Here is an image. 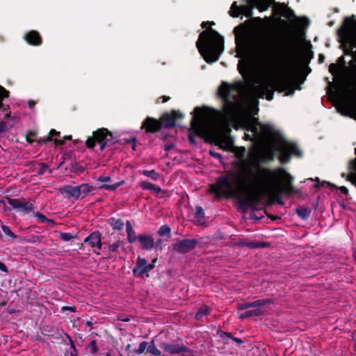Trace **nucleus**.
I'll list each match as a JSON object with an SVG mask.
<instances>
[{"instance_id": "obj_1", "label": "nucleus", "mask_w": 356, "mask_h": 356, "mask_svg": "<svg viewBox=\"0 0 356 356\" xmlns=\"http://www.w3.org/2000/svg\"><path fill=\"white\" fill-rule=\"evenodd\" d=\"M246 152L245 147H240L236 153L240 161L233 163V166L239 168L240 171L229 170L225 175L218 177L216 182L209 186V193L213 194L216 199L236 198L242 207H256L262 203L270 193L267 188H261L254 191H249L248 185L256 181L252 169L244 160Z\"/></svg>"}, {"instance_id": "obj_2", "label": "nucleus", "mask_w": 356, "mask_h": 356, "mask_svg": "<svg viewBox=\"0 0 356 356\" xmlns=\"http://www.w3.org/2000/svg\"><path fill=\"white\" fill-rule=\"evenodd\" d=\"M289 8L286 10L285 17L288 21L280 19L283 27H277L271 33L269 40L260 52L259 56L266 63L270 65L284 64V74H275L268 76L254 88L259 98L271 101L275 91L284 92L289 95Z\"/></svg>"}, {"instance_id": "obj_3", "label": "nucleus", "mask_w": 356, "mask_h": 356, "mask_svg": "<svg viewBox=\"0 0 356 356\" xmlns=\"http://www.w3.org/2000/svg\"><path fill=\"white\" fill-rule=\"evenodd\" d=\"M310 23L307 17L298 16L291 8V97L296 90H302L312 71L309 64L314 53L306 35Z\"/></svg>"}, {"instance_id": "obj_4", "label": "nucleus", "mask_w": 356, "mask_h": 356, "mask_svg": "<svg viewBox=\"0 0 356 356\" xmlns=\"http://www.w3.org/2000/svg\"><path fill=\"white\" fill-rule=\"evenodd\" d=\"M196 47L207 63H213L224 51V38L217 31L209 28L200 33Z\"/></svg>"}, {"instance_id": "obj_5", "label": "nucleus", "mask_w": 356, "mask_h": 356, "mask_svg": "<svg viewBox=\"0 0 356 356\" xmlns=\"http://www.w3.org/2000/svg\"><path fill=\"white\" fill-rule=\"evenodd\" d=\"M274 157L275 154L273 149H264L258 153L257 160L254 164L258 167L257 174L259 180L264 183L276 182L282 184L284 182V192L286 195H289V173L282 168L273 170L259 165L260 162L266 163L273 161Z\"/></svg>"}, {"instance_id": "obj_6", "label": "nucleus", "mask_w": 356, "mask_h": 356, "mask_svg": "<svg viewBox=\"0 0 356 356\" xmlns=\"http://www.w3.org/2000/svg\"><path fill=\"white\" fill-rule=\"evenodd\" d=\"M337 35L341 42L345 55L351 56L353 60L350 65L356 64V17L352 15L344 18L342 25L337 30Z\"/></svg>"}, {"instance_id": "obj_7", "label": "nucleus", "mask_w": 356, "mask_h": 356, "mask_svg": "<svg viewBox=\"0 0 356 356\" xmlns=\"http://www.w3.org/2000/svg\"><path fill=\"white\" fill-rule=\"evenodd\" d=\"M218 94L223 102V112L227 117L234 116L238 111L239 86L237 83L222 82Z\"/></svg>"}, {"instance_id": "obj_8", "label": "nucleus", "mask_w": 356, "mask_h": 356, "mask_svg": "<svg viewBox=\"0 0 356 356\" xmlns=\"http://www.w3.org/2000/svg\"><path fill=\"white\" fill-rule=\"evenodd\" d=\"M260 131L266 137H268L271 142L272 147L281 154L280 161L285 163L289 161V141L286 140L280 132L275 130L270 124H260Z\"/></svg>"}, {"instance_id": "obj_9", "label": "nucleus", "mask_w": 356, "mask_h": 356, "mask_svg": "<svg viewBox=\"0 0 356 356\" xmlns=\"http://www.w3.org/2000/svg\"><path fill=\"white\" fill-rule=\"evenodd\" d=\"M10 204L13 210L22 216L29 218H35L41 222H54V220L47 218L44 214L39 212L33 205V201H26L25 199H17L6 197L3 202Z\"/></svg>"}, {"instance_id": "obj_10", "label": "nucleus", "mask_w": 356, "mask_h": 356, "mask_svg": "<svg viewBox=\"0 0 356 356\" xmlns=\"http://www.w3.org/2000/svg\"><path fill=\"white\" fill-rule=\"evenodd\" d=\"M193 118L191 122V130L188 138L189 143L196 145L195 135L202 136L205 129V123L209 117V111L207 107H195L194 108Z\"/></svg>"}, {"instance_id": "obj_11", "label": "nucleus", "mask_w": 356, "mask_h": 356, "mask_svg": "<svg viewBox=\"0 0 356 356\" xmlns=\"http://www.w3.org/2000/svg\"><path fill=\"white\" fill-rule=\"evenodd\" d=\"M118 142L111 131L102 127L92 132V136L87 138L86 145L88 149H93L97 144H99V149L102 152L106 147L116 144Z\"/></svg>"}, {"instance_id": "obj_12", "label": "nucleus", "mask_w": 356, "mask_h": 356, "mask_svg": "<svg viewBox=\"0 0 356 356\" xmlns=\"http://www.w3.org/2000/svg\"><path fill=\"white\" fill-rule=\"evenodd\" d=\"M184 115L179 110H172L164 113L159 119L162 128H172L176 125V120L184 118Z\"/></svg>"}, {"instance_id": "obj_13", "label": "nucleus", "mask_w": 356, "mask_h": 356, "mask_svg": "<svg viewBox=\"0 0 356 356\" xmlns=\"http://www.w3.org/2000/svg\"><path fill=\"white\" fill-rule=\"evenodd\" d=\"M199 243L196 238L179 240L173 244V250L178 253L186 254L194 250Z\"/></svg>"}, {"instance_id": "obj_14", "label": "nucleus", "mask_w": 356, "mask_h": 356, "mask_svg": "<svg viewBox=\"0 0 356 356\" xmlns=\"http://www.w3.org/2000/svg\"><path fill=\"white\" fill-rule=\"evenodd\" d=\"M231 129L226 125H220L213 130V135L216 140L221 144L228 147L232 145L233 142L229 136Z\"/></svg>"}, {"instance_id": "obj_15", "label": "nucleus", "mask_w": 356, "mask_h": 356, "mask_svg": "<svg viewBox=\"0 0 356 356\" xmlns=\"http://www.w3.org/2000/svg\"><path fill=\"white\" fill-rule=\"evenodd\" d=\"M156 261V259L152 261V264H148L145 259L138 257L137 258L136 267L133 270L134 275L136 277H140L143 274L149 272L154 268Z\"/></svg>"}, {"instance_id": "obj_16", "label": "nucleus", "mask_w": 356, "mask_h": 356, "mask_svg": "<svg viewBox=\"0 0 356 356\" xmlns=\"http://www.w3.org/2000/svg\"><path fill=\"white\" fill-rule=\"evenodd\" d=\"M141 129H145L147 133H156L162 129L159 120L147 117L142 123Z\"/></svg>"}, {"instance_id": "obj_17", "label": "nucleus", "mask_w": 356, "mask_h": 356, "mask_svg": "<svg viewBox=\"0 0 356 356\" xmlns=\"http://www.w3.org/2000/svg\"><path fill=\"white\" fill-rule=\"evenodd\" d=\"M307 180H310L312 181H316V184H315L314 186L316 191H318L321 188H325V187L328 186V187L331 188L332 189L337 188L345 195H347L348 194V189L346 186H343L337 187L334 184L330 183L328 181H321L320 179L318 177H316L315 179L309 178Z\"/></svg>"}, {"instance_id": "obj_18", "label": "nucleus", "mask_w": 356, "mask_h": 356, "mask_svg": "<svg viewBox=\"0 0 356 356\" xmlns=\"http://www.w3.org/2000/svg\"><path fill=\"white\" fill-rule=\"evenodd\" d=\"M26 42L33 46H39L42 43V39L37 31H30L24 35Z\"/></svg>"}, {"instance_id": "obj_19", "label": "nucleus", "mask_w": 356, "mask_h": 356, "mask_svg": "<svg viewBox=\"0 0 356 356\" xmlns=\"http://www.w3.org/2000/svg\"><path fill=\"white\" fill-rule=\"evenodd\" d=\"M265 305H261L259 306H252L248 311H246L239 315V318L243 320L247 318L257 316L261 315L265 312Z\"/></svg>"}, {"instance_id": "obj_20", "label": "nucleus", "mask_w": 356, "mask_h": 356, "mask_svg": "<svg viewBox=\"0 0 356 356\" xmlns=\"http://www.w3.org/2000/svg\"><path fill=\"white\" fill-rule=\"evenodd\" d=\"M161 347L164 350V351L170 354H177L180 353H184L187 350V348L185 346L179 345L177 343H163L161 345Z\"/></svg>"}, {"instance_id": "obj_21", "label": "nucleus", "mask_w": 356, "mask_h": 356, "mask_svg": "<svg viewBox=\"0 0 356 356\" xmlns=\"http://www.w3.org/2000/svg\"><path fill=\"white\" fill-rule=\"evenodd\" d=\"M138 240L140 243V247L143 249L149 250L154 248L155 242L150 236L147 235H139Z\"/></svg>"}, {"instance_id": "obj_22", "label": "nucleus", "mask_w": 356, "mask_h": 356, "mask_svg": "<svg viewBox=\"0 0 356 356\" xmlns=\"http://www.w3.org/2000/svg\"><path fill=\"white\" fill-rule=\"evenodd\" d=\"M84 242H88L92 247H97L98 249H101V236L97 232H92L84 240Z\"/></svg>"}, {"instance_id": "obj_23", "label": "nucleus", "mask_w": 356, "mask_h": 356, "mask_svg": "<svg viewBox=\"0 0 356 356\" xmlns=\"http://www.w3.org/2000/svg\"><path fill=\"white\" fill-rule=\"evenodd\" d=\"M60 193L67 198L76 199L75 188L72 185H65L59 189Z\"/></svg>"}, {"instance_id": "obj_24", "label": "nucleus", "mask_w": 356, "mask_h": 356, "mask_svg": "<svg viewBox=\"0 0 356 356\" xmlns=\"http://www.w3.org/2000/svg\"><path fill=\"white\" fill-rule=\"evenodd\" d=\"M304 156L303 151L299 145L294 141H291V158L296 157L302 159Z\"/></svg>"}, {"instance_id": "obj_25", "label": "nucleus", "mask_w": 356, "mask_h": 356, "mask_svg": "<svg viewBox=\"0 0 356 356\" xmlns=\"http://www.w3.org/2000/svg\"><path fill=\"white\" fill-rule=\"evenodd\" d=\"M268 303L267 300H257L252 302L242 303L238 305V309L244 310L252 308V306H259L261 305H266Z\"/></svg>"}, {"instance_id": "obj_26", "label": "nucleus", "mask_w": 356, "mask_h": 356, "mask_svg": "<svg viewBox=\"0 0 356 356\" xmlns=\"http://www.w3.org/2000/svg\"><path fill=\"white\" fill-rule=\"evenodd\" d=\"M140 186L143 190H149V191H154L157 193L161 192V188L159 186H156V185L147 181H142L140 182Z\"/></svg>"}, {"instance_id": "obj_27", "label": "nucleus", "mask_w": 356, "mask_h": 356, "mask_svg": "<svg viewBox=\"0 0 356 356\" xmlns=\"http://www.w3.org/2000/svg\"><path fill=\"white\" fill-rule=\"evenodd\" d=\"M81 195L83 198L89 194H94V191L97 189V187L89 185L88 184H81Z\"/></svg>"}, {"instance_id": "obj_28", "label": "nucleus", "mask_w": 356, "mask_h": 356, "mask_svg": "<svg viewBox=\"0 0 356 356\" xmlns=\"http://www.w3.org/2000/svg\"><path fill=\"white\" fill-rule=\"evenodd\" d=\"M139 173L145 177H149L151 179L154 181H156L160 178V174L157 172L155 170H140Z\"/></svg>"}, {"instance_id": "obj_29", "label": "nucleus", "mask_w": 356, "mask_h": 356, "mask_svg": "<svg viewBox=\"0 0 356 356\" xmlns=\"http://www.w3.org/2000/svg\"><path fill=\"white\" fill-rule=\"evenodd\" d=\"M245 244V246L251 248V249H256V248H264L269 246V243L267 242H259L255 241H252L250 242H247Z\"/></svg>"}, {"instance_id": "obj_30", "label": "nucleus", "mask_w": 356, "mask_h": 356, "mask_svg": "<svg viewBox=\"0 0 356 356\" xmlns=\"http://www.w3.org/2000/svg\"><path fill=\"white\" fill-rule=\"evenodd\" d=\"M296 213L301 218L302 220H306L310 215V209L305 207H300L296 209Z\"/></svg>"}, {"instance_id": "obj_31", "label": "nucleus", "mask_w": 356, "mask_h": 356, "mask_svg": "<svg viewBox=\"0 0 356 356\" xmlns=\"http://www.w3.org/2000/svg\"><path fill=\"white\" fill-rule=\"evenodd\" d=\"M124 183V181H121L116 182L113 184H102L98 187V188L113 191L116 190L118 188H119L120 186L123 185Z\"/></svg>"}, {"instance_id": "obj_32", "label": "nucleus", "mask_w": 356, "mask_h": 356, "mask_svg": "<svg viewBox=\"0 0 356 356\" xmlns=\"http://www.w3.org/2000/svg\"><path fill=\"white\" fill-rule=\"evenodd\" d=\"M70 170L76 175H80L85 171V168L77 162L72 163Z\"/></svg>"}, {"instance_id": "obj_33", "label": "nucleus", "mask_w": 356, "mask_h": 356, "mask_svg": "<svg viewBox=\"0 0 356 356\" xmlns=\"http://www.w3.org/2000/svg\"><path fill=\"white\" fill-rule=\"evenodd\" d=\"M229 13L230 16L233 17H238L241 14V6H238L236 1L233 2Z\"/></svg>"}, {"instance_id": "obj_34", "label": "nucleus", "mask_w": 356, "mask_h": 356, "mask_svg": "<svg viewBox=\"0 0 356 356\" xmlns=\"http://www.w3.org/2000/svg\"><path fill=\"white\" fill-rule=\"evenodd\" d=\"M209 314V308L207 306H202L195 314V318L200 320L204 316Z\"/></svg>"}, {"instance_id": "obj_35", "label": "nucleus", "mask_w": 356, "mask_h": 356, "mask_svg": "<svg viewBox=\"0 0 356 356\" xmlns=\"http://www.w3.org/2000/svg\"><path fill=\"white\" fill-rule=\"evenodd\" d=\"M38 165H39V170L37 172V175L42 176L47 170H49V173H51L52 171H51V169H49V166L47 163H39Z\"/></svg>"}, {"instance_id": "obj_36", "label": "nucleus", "mask_w": 356, "mask_h": 356, "mask_svg": "<svg viewBox=\"0 0 356 356\" xmlns=\"http://www.w3.org/2000/svg\"><path fill=\"white\" fill-rule=\"evenodd\" d=\"M126 230L127 232L129 241L130 243H134L138 238V237L135 236L134 232L132 229L131 224H127Z\"/></svg>"}, {"instance_id": "obj_37", "label": "nucleus", "mask_w": 356, "mask_h": 356, "mask_svg": "<svg viewBox=\"0 0 356 356\" xmlns=\"http://www.w3.org/2000/svg\"><path fill=\"white\" fill-rule=\"evenodd\" d=\"M9 91L0 86V109L3 106V99L9 97Z\"/></svg>"}, {"instance_id": "obj_38", "label": "nucleus", "mask_w": 356, "mask_h": 356, "mask_svg": "<svg viewBox=\"0 0 356 356\" xmlns=\"http://www.w3.org/2000/svg\"><path fill=\"white\" fill-rule=\"evenodd\" d=\"M86 348L88 353L93 355L95 354L98 350V348L95 340L91 341L87 346Z\"/></svg>"}, {"instance_id": "obj_39", "label": "nucleus", "mask_w": 356, "mask_h": 356, "mask_svg": "<svg viewBox=\"0 0 356 356\" xmlns=\"http://www.w3.org/2000/svg\"><path fill=\"white\" fill-rule=\"evenodd\" d=\"M147 352L156 356L161 355V351L154 346V341L148 346Z\"/></svg>"}, {"instance_id": "obj_40", "label": "nucleus", "mask_w": 356, "mask_h": 356, "mask_svg": "<svg viewBox=\"0 0 356 356\" xmlns=\"http://www.w3.org/2000/svg\"><path fill=\"white\" fill-rule=\"evenodd\" d=\"M238 70L242 75H245L249 71V66L248 63H245L242 64L240 61L238 64Z\"/></svg>"}, {"instance_id": "obj_41", "label": "nucleus", "mask_w": 356, "mask_h": 356, "mask_svg": "<svg viewBox=\"0 0 356 356\" xmlns=\"http://www.w3.org/2000/svg\"><path fill=\"white\" fill-rule=\"evenodd\" d=\"M148 346L147 341H143L140 343L138 349L134 350V353L138 355L142 354L145 350H147Z\"/></svg>"}, {"instance_id": "obj_42", "label": "nucleus", "mask_w": 356, "mask_h": 356, "mask_svg": "<svg viewBox=\"0 0 356 356\" xmlns=\"http://www.w3.org/2000/svg\"><path fill=\"white\" fill-rule=\"evenodd\" d=\"M159 235L161 236H170V228L166 225H162L159 230Z\"/></svg>"}, {"instance_id": "obj_43", "label": "nucleus", "mask_w": 356, "mask_h": 356, "mask_svg": "<svg viewBox=\"0 0 356 356\" xmlns=\"http://www.w3.org/2000/svg\"><path fill=\"white\" fill-rule=\"evenodd\" d=\"M340 70V67L339 64L337 63H331L329 66V72L332 75H337Z\"/></svg>"}, {"instance_id": "obj_44", "label": "nucleus", "mask_w": 356, "mask_h": 356, "mask_svg": "<svg viewBox=\"0 0 356 356\" xmlns=\"http://www.w3.org/2000/svg\"><path fill=\"white\" fill-rule=\"evenodd\" d=\"M65 140H72V136H70V135L65 136L63 137V140L54 139V143L56 146H60V145H63L65 144V142H64Z\"/></svg>"}, {"instance_id": "obj_45", "label": "nucleus", "mask_w": 356, "mask_h": 356, "mask_svg": "<svg viewBox=\"0 0 356 356\" xmlns=\"http://www.w3.org/2000/svg\"><path fill=\"white\" fill-rule=\"evenodd\" d=\"M60 237L63 241H69L72 238H74L75 236L70 233H60Z\"/></svg>"}, {"instance_id": "obj_46", "label": "nucleus", "mask_w": 356, "mask_h": 356, "mask_svg": "<svg viewBox=\"0 0 356 356\" xmlns=\"http://www.w3.org/2000/svg\"><path fill=\"white\" fill-rule=\"evenodd\" d=\"M35 136H36V132L33 131H29L26 134V141L30 144L33 143L34 142V140L33 139V138L35 137Z\"/></svg>"}, {"instance_id": "obj_47", "label": "nucleus", "mask_w": 356, "mask_h": 356, "mask_svg": "<svg viewBox=\"0 0 356 356\" xmlns=\"http://www.w3.org/2000/svg\"><path fill=\"white\" fill-rule=\"evenodd\" d=\"M204 210L201 207H197L195 209V217L197 219H200L204 216Z\"/></svg>"}, {"instance_id": "obj_48", "label": "nucleus", "mask_w": 356, "mask_h": 356, "mask_svg": "<svg viewBox=\"0 0 356 356\" xmlns=\"http://www.w3.org/2000/svg\"><path fill=\"white\" fill-rule=\"evenodd\" d=\"M60 134V133L59 131H56V129H52L50 130L48 136L50 137V140L51 141L53 137L59 136Z\"/></svg>"}, {"instance_id": "obj_49", "label": "nucleus", "mask_w": 356, "mask_h": 356, "mask_svg": "<svg viewBox=\"0 0 356 356\" xmlns=\"http://www.w3.org/2000/svg\"><path fill=\"white\" fill-rule=\"evenodd\" d=\"M293 177L291 175V195L300 193L299 190L296 189L295 186L293 185Z\"/></svg>"}, {"instance_id": "obj_50", "label": "nucleus", "mask_w": 356, "mask_h": 356, "mask_svg": "<svg viewBox=\"0 0 356 356\" xmlns=\"http://www.w3.org/2000/svg\"><path fill=\"white\" fill-rule=\"evenodd\" d=\"M350 116L353 119L356 120V104H353L350 108Z\"/></svg>"}, {"instance_id": "obj_51", "label": "nucleus", "mask_w": 356, "mask_h": 356, "mask_svg": "<svg viewBox=\"0 0 356 356\" xmlns=\"http://www.w3.org/2000/svg\"><path fill=\"white\" fill-rule=\"evenodd\" d=\"M2 229L6 235L10 236L12 237H15L13 233L12 232V231L10 229V228L8 227L2 225Z\"/></svg>"}, {"instance_id": "obj_52", "label": "nucleus", "mask_w": 356, "mask_h": 356, "mask_svg": "<svg viewBox=\"0 0 356 356\" xmlns=\"http://www.w3.org/2000/svg\"><path fill=\"white\" fill-rule=\"evenodd\" d=\"M75 188V191H76V199L78 200L79 198H83L82 197V195H81V186L79 185V186H74Z\"/></svg>"}, {"instance_id": "obj_53", "label": "nucleus", "mask_w": 356, "mask_h": 356, "mask_svg": "<svg viewBox=\"0 0 356 356\" xmlns=\"http://www.w3.org/2000/svg\"><path fill=\"white\" fill-rule=\"evenodd\" d=\"M50 141V137H49L48 136L46 138H40L37 140V143L40 145L44 144Z\"/></svg>"}, {"instance_id": "obj_54", "label": "nucleus", "mask_w": 356, "mask_h": 356, "mask_svg": "<svg viewBox=\"0 0 356 356\" xmlns=\"http://www.w3.org/2000/svg\"><path fill=\"white\" fill-rule=\"evenodd\" d=\"M70 342H71L70 348L72 350V352L70 353V355L71 356H77V350H76L75 346L71 339H70Z\"/></svg>"}, {"instance_id": "obj_55", "label": "nucleus", "mask_w": 356, "mask_h": 356, "mask_svg": "<svg viewBox=\"0 0 356 356\" xmlns=\"http://www.w3.org/2000/svg\"><path fill=\"white\" fill-rule=\"evenodd\" d=\"M111 180V178L110 176H106V177L101 176L97 179V181H101V182H108V181H110Z\"/></svg>"}, {"instance_id": "obj_56", "label": "nucleus", "mask_w": 356, "mask_h": 356, "mask_svg": "<svg viewBox=\"0 0 356 356\" xmlns=\"http://www.w3.org/2000/svg\"><path fill=\"white\" fill-rule=\"evenodd\" d=\"M170 99V97L169 96H165V95L161 96L160 97L158 98L157 103H159L160 100H161L162 103H165V102H167Z\"/></svg>"}, {"instance_id": "obj_57", "label": "nucleus", "mask_w": 356, "mask_h": 356, "mask_svg": "<svg viewBox=\"0 0 356 356\" xmlns=\"http://www.w3.org/2000/svg\"><path fill=\"white\" fill-rule=\"evenodd\" d=\"M209 153L210 154L216 158V159H222V155L219 153V152H214V151H212V150H210L209 151Z\"/></svg>"}, {"instance_id": "obj_58", "label": "nucleus", "mask_w": 356, "mask_h": 356, "mask_svg": "<svg viewBox=\"0 0 356 356\" xmlns=\"http://www.w3.org/2000/svg\"><path fill=\"white\" fill-rule=\"evenodd\" d=\"M6 130V123L5 122H0V134L3 133Z\"/></svg>"}, {"instance_id": "obj_59", "label": "nucleus", "mask_w": 356, "mask_h": 356, "mask_svg": "<svg viewBox=\"0 0 356 356\" xmlns=\"http://www.w3.org/2000/svg\"><path fill=\"white\" fill-rule=\"evenodd\" d=\"M118 246H119V245H118V243H113V244H112V245H111L109 246V250H111V251L115 252V251H116V250H117V249H118Z\"/></svg>"}, {"instance_id": "obj_60", "label": "nucleus", "mask_w": 356, "mask_h": 356, "mask_svg": "<svg viewBox=\"0 0 356 356\" xmlns=\"http://www.w3.org/2000/svg\"><path fill=\"white\" fill-rule=\"evenodd\" d=\"M337 62L339 63V64L343 65L345 67L346 65V62H345V60H344V57L343 56H340L339 58H338V60Z\"/></svg>"}, {"instance_id": "obj_61", "label": "nucleus", "mask_w": 356, "mask_h": 356, "mask_svg": "<svg viewBox=\"0 0 356 356\" xmlns=\"http://www.w3.org/2000/svg\"><path fill=\"white\" fill-rule=\"evenodd\" d=\"M124 140L127 143H132L133 142H136V138L135 137L129 138H124Z\"/></svg>"}, {"instance_id": "obj_62", "label": "nucleus", "mask_w": 356, "mask_h": 356, "mask_svg": "<svg viewBox=\"0 0 356 356\" xmlns=\"http://www.w3.org/2000/svg\"><path fill=\"white\" fill-rule=\"evenodd\" d=\"M173 147H174V145H173V144H166V145L164 146V149H165L166 152H169V151H170V150H171Z\"/></svg>"}, {"instance_id": "obj_63", "label": "nucleus", "mask_w": 356, "mask_h": 356, "mask_svg": "<svg viewBox=\"0 0 356 356\" xmlns=\"http://www.w3.org/2000/svg\"><path fill=\"white\" fill-rule=\"evenodd\" d=\"M208 24L213 25V24H214V22H203L201 24V26L204 29L207 28Z\"/></svg>"}, {"instance_id": "obj_64", "label": "nucleus", "mask_w": 356, "mask_h": 356, "mask_svg": "<svg viewBox=\"0 0 356 356\" xmlns=\"http://www.w3.org/2000/svg\"><path fill=\"white\" fill-rule=\"evenodd\" d=\"M227 335L229 337V338H232L234 341L237 342L238 343H241L243 341L241 339H238V338H236V337H231V334L229 333L227 334Z\"/></svg>"}]
</instances>
